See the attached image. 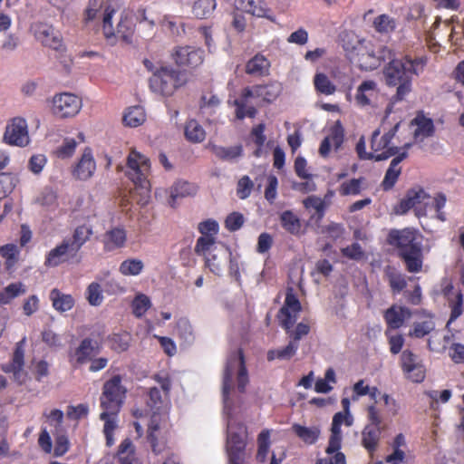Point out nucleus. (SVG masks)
<instances>
[{
	"mask_svg": "<svg viewBox=\"0 0 464 464\" xmlns=\"http://www.w3.org/2000/svg\"><path fill=\"white\" fill-rule=\"evenodd\" d=\"M118 0H90L89 21L97 17L98 13L102 14V32L107 41L114 44L117 39L130 44L134 34L132 19L126 14H121L116 29L112 25V16L119 11Z\"/></svg>",
	"mask_w": 464,
	"mask_h": 464,
	"instance_id": "obj_3",
	"label": "nucleus"
},
{
	"mask_svg": "<svg viewBox=\"0 0 464 464\" xmlns=\"http://www.w3.org/2000/svg\"><path fill=\"white\" fill-rule=\"evenodd\" d=\"M384 277L387 280L392 294H400L407 286L405 275L398 271L392 266H387L384 269Z\"/></svg>",
	"mask_w": 464,
	"mask_h": 464,
	"instance_id": "obj_30",
	"label": "nucleus"
},
{
	"mask_svg": "<svg viewBox=\"0 0 464 464\" xmlns=\"http://www.w3.org/2000/svg\"><path fill=\"white\" fill-rule=\"evenodd\" d=\"M401 365L406 377L413 382H421L426 371L418 355L410 350H404L401 355Z\"/></svg>",
	"mask_w": 464,
	"mask_h": 464,
	"instance_id": "obj_17",
	"label": "nucleus"
},
{
	"mask_svg": "<svg viewBox=\"0 0 464 464\" xmlns=\"http://www.w3.org/2000/svg\"><path fill=\"white\" fill-rule=\"evenodd\" d=\"M298 347H299V343L296 342H293L291 340L289 342V343L283 348L269 350L267 352V360L268 361H274L275 359L289 360L295 354Z\"/></svg>",
	"mask_w": 464,
	"mask_h": 464,
	"instance_id": "obj_42",
	"label": "nucleus"
},
{
	"mask_svg": "<svg viewBox=\"0 0 464 464\" xmlns=\"http://www.w3.org/2000/svg\"><path fill=\"white\" fill-rule=\"evenodd\" d=\"M363 178L359 179H351L347 181L343 182L339 188L338 192L341 196H356L359 195L362 191V184L363 182Z\"/></svg>",
	"mask_w": 464,
	"mask_h": 464,
	"instance_id": "obj_49",
	"label": "nucleus"
},
{
	"mask_svg": "<svg viewBox=\"0 0 464 464\" xmlns=\"http://www.w3.org/2000/svg\"><path fill=\"white\" fill-rule=\"evenodd\" d=\"M34 33L35 38L44 46L53 50H61L63 47V40L61 34L52 25L39 23L34 24Z\"/></svg>",
	"mask_w": 464,
	"mask_h": 464,
	"instance_id": "obj_19",
	"label": "nucleus"
},
{
	"mask_svg": "<svg viewBox=\"0 0 464 464\" xmlns=\"http://www.w3.org/2000/svg\"><path fill=\"white\" fill-rule=\"evenodd\" d=\"M171 58L179 67L196 69L203 63L205 52L201 48L189 45L177 46L171 53Z\"/></svg>",
	"mask_w": 464,
	"mask_h": 464,
	"instance_id": "obj_13",
	"label": "nucleus"
},
{
	"mask_svg": "<svg viewBox=\"0 0 464 464\" xmlns=\"http://www.w3.org/2000/svg\"><path fill=\"white\" fill-rule=\"evenodd\" d=\"M314 85L317 92L332 95L336 92V86L324 72H317L314 77Z\"/></svg>",
	"mask_w": 464,
	"mask_h": 464,
	"instance_id": "obj_44",
	"label": "nucleus"
},
{
	"mask_svg": "<svg viewBox=\"0 0 464 464\" xmlns=\"http://www.w3.org/2000/svg\"><path fill=\"white\" fill-rule=\"evenodd\" d=\"M282 92V86L277 82H270L266 84H256L245 87V95L260 99L262 102L271 103L276 100Z\"/></svg>",
	"mask_w": 464,
	"mask_h": 464,
	"instance_id": "obj_18",
	"label": "nucleus"
},
{
	"mask_svg": "<svg viewBox=\"0 0 464 464\" xmlns=\"http://www.w3.org/2000/svg\"><path fill=\"white\" fill-rule=\"evenodd\" d=\"M301 310V303L294 293V289L288 287L285 293V303L278 311L277 318L280 325L285 329L290 339L298 343L300 339L310 332L309 324L304 323L297 324L295 329H292Z\"/></svg>",
	"mask_w": 464,
	"mask_h": 464,
	"instance_id": "obj_8",
	"label": "nucleus"
},
{
	"mask_svg": "<svg viewBox=\"0 0 464 464\" xmlns=\"http://www.w3.org/2000/svg\"><path fill=\"white\" fill-rule=\"evenodd\" d=\"M216 238L200 236L196 242L194 251L198 256H206L210 251H216Z\"/></svg>",
	"mask_w": 464,
	"mask_h": 464,
	"instance_id": "obj_52",
	"label": "nucleus"
},
{
	"mask_svg": "<svg viewBox=\"0 0 464 464\" xmlns=\"http://www.w3.org/2000/svg\"><path fill=\"white\" fill-rule=\"evenodd\" d=\"M127 242V231L123 227H114L107 230L102 238L103 248L107 252L121 249Z\"/></svg>",
	"mask_w": 464,
	"mask_h": 464,
	"instance_id": "obj_24",
	"label": "nucleus"
},
{
	"mask_svg": "<svg viewBox=\"0 0 464 464\" xmlns=\"http://www.w3.org/2000/svg\"><path fill=\"white\" fill-rule=\"evenodd\" d=\"M246 434L242 427L239 431H229L227 440L228 464H244L246 459Z\"/></svg>",
	"mask_w": 464,
	"mask_h": 464,
	"instance_id": "obj_16",
	"label": "nucleus"
},
{
	"mask_svg": "<svg viewBox=\"0 0 464 464\" xmlns=\"http://www.w3.org/2000/svg\"><path fill=\"white\" fill-rule=\"evenodd\" d=\"M26 287L21 283H12L0 292V304H7L15 297L25 294Z\"/></svg>",
	"mask_w": 464,
	"mask_h": 464,
	"instance_id": "obj_39",
	"label": "nucleus"
},
{
	"mask_svg": "<svg viewBox=\"0 0 464 464\" xmlns=\"http://www.w3.org/2000/svg\"><path fill=\"white\" fill-rule=\"evenodd\" d=\"M245 218L240 212H232L225 219V227L230 231L235 232L239 230L244 225Z\"/></svg>",
	"mask_w": 464,
	"mask_h": 464,
	"instance_id": "obj_62",
	"label": "nucleus"
},
{
	"mask_svg": "<svg viewBox=\"0 0 464 464\" xmlns=\"http://www.w3.org/2000/svg\"><path fill=\"white\" fill-rule=\"evenodd\" d=\"M111 349L121 353L128 350L130 346V335L128 334H114L111 338Z\"/></svg>",
	"mask_w": 464,
	"mask_h": 464,
	"instance_id": "obj_64",
	"label": "nucleus"
},
{
	"mask_svg": "<svg viewBox=\"0 0 464 464\" xmlns=\"http://www.w3.org/2000/svg\"><path fill=\"white\" fill-rule=\"evenodd\" d=\"M377 92V83L372 80L363 81L358 87L355 101L358 105H370L372 98Z\"/></svg>",
	"mask_w": 464,
	"mask_h": 464,
	"instance_id": "obj_33",
	"label": "nucleus"
},
{
	"mask_svg": "<svg viewBox=\"0 0 464 464\" xmlns=\"http://www.w3.org/2000/svg\"><path fill=\"white\" fill-rule=\"evenodd\" d=\"M123 123L126 126L136 128L146 121V114L141 106L130 107L123 116Z\"/></svg>",
	"mask_w": 464,
	"mask_h": 464,
	"instance_id": "obj_40",
	"label": "nucleus"
},
{
	"mask_svg": "<svg viewBox=\"0 0 464 464\" xmlns=\"http://www.w3.org/2000/svg\"><path fill=\"white\" fill-rule=\"evenodd\" d=\"M127 175L135 185V188L130 191V197L131 200H134L135 196L140 194V198L137 199V204L145 206L150 198V182L148 180L150 169V160L135 149H131L127 159Z\"/></svg>",
	"mask_w": 464,
	"mask_h": 464,
	"instance_id": "obj_6",
	"label": "nucleus"
},
{
	"mask_svg": "<svg viewBox=\"0 0 464 464\" xmlns=\"http://www.w3.org/2000/svg\"><path fill=\"white\" fill-rule=\"evenodd\" d=\"M216 6V0H197L192 6V13L197 18L205 19L212 14Z\"/></svg>",
	"mask_w": 464,
	"mask_h": 464,
	"instance_id": "obj_45",
	"label": "nucleus"
},
{
	"mask_svg": "<svg viewBox=\"0 0 464 464\" xmlns=\"http://www.w3.org/2000/svg\"><path fill=\"white\" fill-rule=\"evenodd\" d=\"M20 250L15 244H6L0 246V255L5 258L7 270H12L19 259Z\"/></svg>",
	"mask_w": 464,
	"mask_h": 464,
	"instance_id": "obj_43",
	"label": "nucleus"
},
{
	"mask_svg": "<svg viewBox=\"0 0 464 464\" xmlns=\"http://www.w3.org/2000/svg\"><path fill=\"white\" fill-rule=\"evenodd\" d=\"M3 140L6 144L12 146H27L30 137L26 121L21 117L12 119L5 127Z\"/></svg>",
	"mask_w": 464,
	"mask_h": 464,
	"instance_id": "obj_14",
	"label": "nucleus"
},
{
	"mask_svg": "<svg viewBox=\"0 0 464 464\" xmlns=\"http://www.w3.org/2000/svg\"><path fill=\"white\" fill-rule=\"evenodd\" d=\"M411 311L408 307L392 304L383 314L387 330L401 328L404 324L405 320L411 317Z\"/></svg>",
	"mask_w": 464,
	"mask_h": 464,
	"instance_id": "obj_22",
	"label": "nucleus"
},
{
	"mask_svg": "<svg viewBox=\"0 0 464 464\" xmlns=\"http://www.w3.org/2000/svg\"><path fill=\"white\" fill-rule=\"evenodd\" d=\"M295 433L306 444H314L320 436V429L317 427H305L300 424L293 425Z\"/></svg>",
	"mask_w": 464,
	"mask_h": 464,
	"instance_id": "obj_41",
	"label": "nucleus"
},
{
	"mask_svg": "<svg viewBox=\"0 0 464 464\" xmlns=\"http://www.w3.org/2000/svg\"><path fill=\"white\" fill-rule=\"evenodd\" d=\"M15 186L14 178L8 173H0V199L10 194Z\"/></svg>",
	"mask_w": 464,
	"mask_h": 464,
	"instance_id": "obj_63",
	"label": "nucleus"
},
{
	"mask_svg": "<svg viewBox=\"0 0 464 464\" xmlns=\"http://www.w3.org/2000/svg\"><path fill=\"white\" fill-rule=\"evenodd\" d=\"M381 130H375L372 134L371 148L372 153L385 154L392 149L395 151L392 156H397L400 152V148L397 146H391L382 137H380Z\"/></svg>",
	"mask_w": 464,
	"mask_h": 464,
	"instance_id": "obj_36",
	"label": "nucleus"
},
{
	"mask_svg": "<svg viewBox=\"0 0 464 464\" xmlns=\"http://www.w3.org/2000/svg\"><path fill=\"white\" fill-rule=\"evenodd\" d=\"M356 152L360 160H373L375 161H382L392 157V154L395 151L392 149L385 154H375L372 152H366L365 141L363 137H362L356 144Z\"/></svg>",
	"mask_w": 464,
	"mask_h": 464,
	"instance_id": "obj_47",
	"label": "nucleus"
},
{
	"mask_svg": "<svg viewBox=\"0 0 464 464\" xmlns=\"http://www.w3.org/2000/svg\"><path fill=\"white\" fill-rule=\"evenodd\" d=\"M303 204L305 208L315 209L318 220H321L324 218L326 209V204L321 198L310 196L303 201Z\"/></svg>",
	"mask_w": 464,
	"mask_h": 464,
	"instance_id": "obj_57",
	"label": "nucleus"
},
{
	"mask_svg": "<svg viewBox=\"0 0 464 464\" xmlns=\"http://www.w3.org/2000/svg\"><path fill=\"white\" fill-rule=\"evenodd\" d=\"M198 192V186L184 180H179L170 188V201L171 207H175L178 198L192 197Z\"/></svg>",
	"mask_w": 464,
	"mask_h": 464,
	"instance_id": "obj_32",
	"label": "nucleus"
},
{
	"mask_svg": "<svg viewBox=\"0 0 464 464\" xmlns=\"http://www.w3.org/2000/svg\"><path fill=\"white\" fill-rule=\"evenodd\" d=\"M335 150H339L344 140V129L340 121L334 122L330 129V134L326 136Z\"/></svg>",
	"mask_w": 464,
	"mask_h": 464,
	"instance_id": "obj_56",
	"label": "nucleus"
},
{
	"mask_svg": "<svg viewBox=\"0 0 464 464\" xmlns=\"http://www.w3.org/2000/svg\"><path fill=\"white\" fill-rule=\"evenodd\" d=\"M76 253L71 250L69 241H63L48 253L44 265L51 267L57 266L70 258L74 257Z\"/></svg>",
	"mask_w": 464,
	"mask_h": 464,
	"instance_id": "obj_27",
	"label": "nucleus"
},
{
	"mask_svg": "<svg viewBox=\"0 0 464 464\" xmlns=\"http://www.w3.org/2000/svg\"><path fill=\"white\" fill-rule=\"evenodd\" d=\"M236 367H238L237 377V390L240 392H245L246 387L248 383V374L245 363L244 353L241 349L237 351V354H234L228 358L224 371L222 385V395L224 401H227L229 399L232 378Z\"/></svg>",
	"mask_w": 464,
	"mask_h": 464,
	"instance_id": "obj_11",
	"label": "nucleus"
},
{
	"mask_svg": "<svg viewBox=\"0 0 464 464\" xmlns=\"http://www.w3.org/2000/svg\"><path fill=\"white\" fill-rule=\"evenodd\" d=\"M198 229L201 236L216 238L219 230V227L216 220L207 219L198 224Z\"/></svg>",
	"mask_w": 464,
	"mask_h": 464,
	"instance_id": "obj_60",
	"label": "nucleus"
},
{
	"mask_svg": "<svg viewBox=\"0 0 464 464\" xmlns=\"http://www.w3.org/2000/svg\"><path fill=\"white\" fill-rule=\"evenodd\" d=\"M144 268V264L141 260L137 258H129L121 263L119 271L121 275L138 276Z\"/></svg>",
	"mask_w": 464,
	"mask_h": 464,
	"instance_id": "obj_48",
	"label": "nucleus"
},
{
	"mask_svg": "<svg viewBox=\"0 0 464 464\" xmlns=\"http://www.w3.org/2000/svg\"><path fill=\"white\" fill-rule=\"evenodd\" d=\"M150 306L151 302L144 294H138L131 303L132 313L138 318L143 316Z\"/></svg>",
	"mask_w": 464,
	"mask_h": 464,
	"instance_id": "obj_50",
	"label": "nucleus"
},
{
	"mask_svg": "<svg viewBox=\"0 0 464 464\" xmlns=\"http://www.w3.org/2000/svg\"><path fill=\"white\" fill-rule=\"evenodd\" d=\"M50 300L53 308L60 313L69 311L74 305V300L70 295H64L56 288L50 292Z\"/></svg>",
	"mask_w": 464,
	"mask_h": 464,
	"instance_id": "obj_35",
	"label": "nucleus"
},
{
	"mask_svg": "<svg viewBox=\"0 0 464 464\" xmlns=\"http://www.w3.org/2000/svg\"><path fill=\"white\" fill-rule=\"evenodd\" d=\"M184 135L186 140L191 143H200L206 139L204 128L194 119L186 122Z\"/></svg>",
	"mask_w": 464,
	"mask_h": 464,
	"instance_id": "obj_34",
	"label": "nucleus"
},
{
	"mask_svg": "<svg viewBox=\"0 0 464 464\" xmlns=\"http://www.w3.org/2000/svg\"><path fill=\"white\" fill-rule=\"evenodd\" d=\"M342 42L348 59L361 69L372 71L380 66L376 58V47L372 42L360 40L353 34H346Z\"/></svg>",
	"mask_w": 464,
	"mask_h": 464,
	"instance_id": "obj_9",
	"label": "nucleus"
},
{
	"mask_svg": "<svg viewBox=\"0 0 464 464\" xmlns=\"http://www.w3.org/2000/svg\"><path fill=\"white\" fill-rule=\"evenodd\" d=\"M271 63L262 53H256L246 64V72L252 76L262 77L269 74Z\"/></svg>",
	"mask_w": 464,
	"mask_h": 464,
	"instance_id": "obj_29",
	"label": "nucleus"
},
{
	"mask_svg": "<svg viewBox=\"0 0 464 464\" xmlns=\"http://www.w3.org/2000/svg\"><path fill=\"white\" fill-rule=\"evenodd\" d=\"M121 383L120 375L113 376L104 383L101 396V406L103 411L100 418L104 421L103 432L106 445L109 447L114 444L113 431L117 427L116 417L125 397L126 391Z\"/></svg>",
	"mask_w": 464,
	"mask_h": 464,
	"instance_id": "obj_4",
	"label": "nucleus"
},
{
	"mask_svg": "<svg viewBox=\"0 0 464 464\" xmlns=\"http://www.w3.org/2000/svg\"><path fill=\"white\" fill-rule=\"evenodd\" d=\"M116 464H142L137 456L136 447L130 439H124L118 447L115 455Z\"/></svg>",
	"mask_w": 464,
	"mask_h": 464,
	"instance_id": "obj_26",
	"label": "nucleus"
},
{
	"mask_svg": "<svg viewBox=\"0 0 464 464\" xmlns=\"http://www.w3.org/2000/svg\"><path fill=\"white\" fill-rule=\"evenodd\" d=\"M410 147V143L405 144L404 150L392 160L381 185L384 191L391 190L396 184L401 173V168L399 165L408 157V152L406 150Z\"/></svg>",
	"mask_w": 464,
	"mask_h": 464,
	"instance_id": "obj_21",
	"label": "nucleus"
},
{
	"mask_svg": "<svg viewBox=\"0 0 464 464\" xmlns=\"http://www.w3.org/2000/svg\"><path fill=\"white\" fill-rule=\"evenodd\" d=\"M429 62L427 55L412 56L406 53L398 59H392L383 68L385 82L396 87L392 102H401L412 91V77L420 76Z\"/></svg>",
	"mask_w": 464,
	"mask_h": 464,
	"instance_id": "obj_1",
	"label": "nucleus"
},
{
	"mask_svg": "<svg viewBox=\"0 0 464 464\" xmlns=\"http://www.w3.org/2000/svg\"><path fill=\"white\" fill-rule=\"evenodd\" d=\"M442 295L450 308L449 324L458 319L463 312V295L460 290H455L454 285L449 282L441 289Z\"/></svg>",
	"mask_w": 464,
	"mask_h": 464,
	"instance_id": "obj_20",
	"label": "nucleus"
},
{
	"mask_svg": "<svg viewBox=\"0 0 464 464\" xmlns=\"http://www.w3.org/2000/svg\"><path fill=\"white\" fill-rule=\"evenodd\" d=\"M447 202V198L443 193H438L431 198L430 196L422 188H416L408 190L404 198L401 200L396 208L397 213L406 214L410 209L414 208L417 217H425L429 209H433L436 218L440 221L446 220V215L442 211Z\"/></svg>",
	"mask_w": 464,
	"mask_h": 464,
	"instance_id": "obj_5",
	"label": "nucleus"
},
{
	"mask_svg": "<svg viewBox=\"0 0 464 464\" xmlns=\"http://www.w3.org/2000/svg\"><path fill=\"white\" fill-rule=\"evenodd\" d=\"M281 227L293 236H300L303 233L302 221L292 210H285L279 215Z\"/></svg>",
	"mask_w": 464,
	"mask_h": 464,
	"instance_id": "obj_31",
	"label": "nucleus"
},
{
	"mask_svg": "<svg viewBox=\"0 0 464 464\" xmlns=\"http://www.w3.org/2000/svg\"><path fill=\"white\" fill-rule=\"evenodd\" d=\"M422 236L412 227L391 229L387 244L394 247L409 273H420L423 266Z\"/></svg>",
	"mask_w": 464,
	"mask_h": 464,
	"instance_id": "obj_2",
	"label": "nucleus"
},
{
	"mask_svg": "<svg viewBox=\"0 0 464 464\" xmlns=\"http://www.w3.org/2000/svg\"><path fill=\"white\" fill-rule=\"evenodd\" d=\"M212 152L221 160H234L242 156L243 148L241 145L223 147L213 145L211 147Z\"/></svg>",
	"mask_w": 464,
	"mask_h": 464,
	"instance_id": "obj_37",
	"label": "nucleus"
},
{
	"mask_svg": "<svg viewBox=\"0 0 464 464\" xmlns=\"http://www.w3.org/2000/svg\"><path fill=\"white\" fill-rule=\"evenodd\" d=\"M148 397L147 405L150 408L152 414L148 425L147 440L150 445L152 452L158 455L167 449L166 439L159 438L158 432L161 423L167 420L168 412L164 405L161 392L158 388H150L148 392Z\"/></svg>",
	"mask_w": 464,
	"mask_h": 464,
	"instance_id": "obj_7",
	"label": "nucleus"
},
{
	"mask_svg": "<svg viewBox=\"0 0 464 464\" xmlns=\"http://www.w3.org/2000/svg\"><path fill=\"white\" fill-rule=\"evenodd\" d=\"M235 7L237 10L253 16L273 20L269 15L271 11L265 0H235Z\"/></svg>",
	"mask_w": 464,
	"mask_h": 464,
	"instance_id": "obj_25",
	"label": "nucleus"
},
{
	"mask_svg": "<svg viewBox=\"0 0 464 464\" xmlns=\"http://www.w3.org/2000/svg\"><path fill=\"white\" fill-rule=\"evenodd\" d=\"M373 26L379 33L388 34L395 30L396 22L388 14H381L373 20Z\"/></svg>",
	"mask_w": 464,
	"mask_h": 464,
	"instance_id": "obj_54",
	"label": "nucleus"
},
{
	"mask_svg": "<svg viewBox=\"0 0 464 464\" xmlns=\"http://www.w3.org/2000/svg\"><path fill=\"white\" fill-rule=\"evenodd\" d=\"M188 82L186 72L173 68L172 66H160L156 68L149 80L150 90L164 97L172 96L177 90L185 86Z\"/></svg>",
	"mask_w": 464,
	"mask_h": 464,
	"instance_id": "obj_10",
	"label": "nucleus"
},
{
	"mask_svg": "<svg viewBox=\"0 0 464 464\" xmlns=\"http://www.w3.org/2000/svg\"><path fill=\"white\" fill-rule=\"evenodd\" d=\"M367 417L369 423L362 431V446L367 450L371 457L373 456L382 435V417L376 405L371 404L367 407Z\"/></svg>",
	"mask_w": 464,
	"mask_h": 464,
	"instance_id": "obj_12",
	"label": "nucleus"
},
{
	"mask_svg": "<svg viewBox=\"0 0 464 464\" xmlns=\"http://www.w3.org/2000/svg\"><path fill=\"white\" fill-rule=\"evenodd\" d=\"M43 416L45 418L48 425L53 428V434L65 432V430L63 425L64 419V414L63 411L58 409H53L50 410L49 411H44Z\"/></svg>",
	"mask_w": 464,
	"mask_h": 464,
	"instance_id": "obj_38",
	"label": "nucleus"
},
{
	"mask_svg": "<svg viewBox=\"0 0 464 464\" xmlns=\"http://www.w3.org/2000/svg\"><path fill=\"white\" fill-rule=\"evenodd\" d=\"M24 350L21 345H17L11 362L2 365V370L6 373H12L14 380L22 384L25 382L27 374L24 370Z\"/></svg>",
	"mask_w": 464,
	"mask_h": 464,
	"instance_id": "obj_23",
	"label": "nucleus"
},
{
	"mask_svg": "<svg viewBox=\"0 0 464 464\" xmlns=\"http://www.w3.org/2000/svg\"><path fill=\"white\" fill-rule=\"evenodd\" d=\"M252 96L245 95V88L242 90L239 98L235 99L231 104L235 107V118L242 121L245 118H255L257 114V110L253 105H248V100Z\"/></svg>",
	"mask_w": 464,
	"mask_h": 464,
	"instance_id": "obj_28",
	"label": "nucleus"
},
{
	"mask_svg": "<svg viewBox=\"0 0 464 464\" xmlns=\"http://www.w3.org/2000/svg\"><path fill=\"white\" fill-rule=\"evenodd\" d=\"M270 447V432L268 430H262L257 437L256 460L264 463L266 460Z\"/></svg>",
	"mask_w": 464,
	"mask_h": 464,
	"instance_id": "obj_46",
	"label": "nucleus"
},
{
	"mask_svg": "<svg viewBox=\"0 0 464 464\" xmlns=\"http://www.w3.org/2000/svg\"><path fill=\"white\" fill-rule=\"evenodd\" d=\"M415 121L418 126L414 132L415 137L421 135L428 138L434 134L435 129L431 119L423 117L420 120L415 119Z\"/></svg>",
	"mask_w": 464,
	"mask_h": 464,
	"instance_id": "obj_58",
	"label": "nucleus"
},
{
	"mask_svg": "<svg viewBox=\"0 0 464 464\" xmlns=\"http://www.w3.org/2000/svg\"><path fill=\"white\" fill-rule=\"evenodd\" d=\"M435 329V323L431 318L414 324L409 335L416 338H422Z\"/></svg>",
	"mask_w": 464,
	"mask_h": 464,
	"instance_id": "obj_53",
	"label": "nucleus"
},
{
	"mask_svg": "<svg viewBox=\"0 0 464 464\" xmlns=\"http://www.w3.org/2000/svg\"><path fill=\"white\" fill-rule=\"evenodd\" d=\"M176 333L178 336L185 342H191L194 339L193 327L189 320L187 318H180L176 324Z\"/></svg>",
	"mask_w": 464,
	"mask_h": 464,
	"instance_id": "obj_55",
	"label": "nucleus"
},
{
	"mask_svg": "<svg viewBox=\"0 0 464 464\" xmlns=\"http://www.w3.org/2000/svg\"><path fill=\"white\" fill-rule=\"evenodd\" d=\"M82 108V100L74 94L64 92L53 98L52 112L58 118L74 117Z\"/></svg>",
	"mask_w": 464,
	"mask_h": 464,
	"instance_id": "obj_15",
	"label": "nucleus"
},
{
	"mask_svg": "<svg viewBox=\"0 0 464 464\" xmlns=\"http://www.w3.org/2000/svg\"><path fill=\"white\" fill-rule=\"evenodd\" d=\"M266 124L261 122L254 126L250 131V136L253 139L254 143L256 145V150L254 152L256 157H260L262 148L266 142V137L265 135Z\"/></svg>",
	"mask_w": 464,
	"mask_h": 464,
	"instance_id": "obj_51",
	"label": "nucleus"
},
{
	"mask_svg": "<svg viewBox=\"0 0 464 464\" xmlns=\"http://www.w3.org/2000/svg\"><path fill=\"white\" fill-rule=\"evenodd\" d=\"M254 188V183L251 179L245 175L237 181V195L240 199L247 198Z\"/></svg>",
	"mask_w": 464,
	"mask_h": 464,
	"instance_id": "obj_59",
	"label": "nucleus"
},
{
	"mask_svg": "<svg viewBox=\"0 0 464 464\" xmlns=\"http://www.w3.org/2000/svg\"><path fill=\"white\" fill-rule=\"evenodd\" d=\"M87 239V227H79L75 229L72 239L68 240L71 250H73L75 253L79 251V249L82 246Z\"/></svg>",
	"mask_w": 464,
	"mask_h": 464,
	"instance_id": "obj_61",
	"label": "nucleus"
}]
</instances>
